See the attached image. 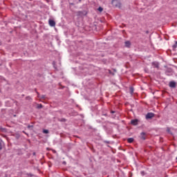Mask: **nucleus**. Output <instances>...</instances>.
I'll use <instances>...</instances> for the list:
<instances>
[{"label": "nucleus", "instance_id": "f257e3e1", "mask_svg": "<svg viewBox=\"0 0 177 177\" xmlns=\"http://www.w3.org/2000/svg\"><path fill=\"white\" fill-rule=\"evenodd\" d=\"M112 5H113V6H115L116 8H121V3H120L117 0H113Z\"/></svg>", "mask_w": 177, "mask_h": 177}, {"label": "nucleus", "instance_id": "f03ea898", "mask_svg": "<svg viewBox=\"0 0 177 177\" xmlns=\"http://www.w3.org/2000/svg\"><path fill=\"white\" fill-rule=\"evenodd\" d=\"M153 117H154V113H148L146 115V119L147 120H150V118H153Z\"/></svg>", "mask_w": 177, "mask_h": 177}, {"label": "nucleus", "instance_id": "7ed1b4c3", "mask_svg": "<svg viewBox=\"0 0 177 177\" xmlns=\"http://www.w3.org/2000/svg\"><path fill=\"white\" fill-rule=\"evenodd\" d=\"M48 24H49V26H50V27H55V26H56V22H55V21L52 19H50L48 21Z\"/></svg>", "mask_w": 177, "mask_h": 177}, {"label": "nucleus", "instance_id": "20e7f679", "mask_svg": "<svg viewBox=\"0 0 177 177\" xmlns=\"http://www.w3.org/2000/svg\"><path fill=\"white\" fill-rule=\"evenodd\" d=\"M170 88H176V83L175 82H170L169 84Z\"/></svg>", "mask_w": 177, "mask_h": 177}, {"label": "nucleus", "instance_id": "39448f33", "mask_svg": "<svg viewBox=\"0 0 177 177\" xmlns=\"http://www.w3.org/2000/svg\"><path fill=\"white\" fill-rule=\"evenodd\" d=\"M152 66L154 68H158L159 67L158 62H152Z\"/></svg>", "mask_w": 177, "mask_h": 177}, {"label": "nucleus", "instance_id": "423d86ee", "mask_svg": "<svg viewBox=\"0 0 177 177\" xmlns=\"http://www.w3.org/2000/svg\"><path fill=\"white\" fill-rule=\"evenodd\" d=\"M131 124L132 125H138V119L132 120Z\"/></svg>", "mask_w": 177, "mask_h": 177}, {"label": "nucleus", "instance_id": "0eeeda50", "mask_svg": "<svg viewBox=\"0 0 177 177\" xmlns=\"http://www.w3.org/2000/svg\"><path fill=\"white\" fill-rule=\"evenodd\" d=\"M125 46L127 48H129V46H131V41H125Z\"/></svg>", "mask_w": 177, "mask_h": 177}, {"label": "nucleus", "instance_id": "6e6552de", "mask_svg": "<svg viewBox=\"0 0 177 177\" xmlns=\"http://www.w3.org/2000/svg\"><path fill=\"white\" fill-rule=\"evenodd\" d=\"M145 135H146V133L145 132H142L141 133V138L145 140V139H146L145 138Z\"/></svg>", "mask_w": 177, "mask_h": 177}, {"label": "nucleus", "instance_id": "1a4fd4ad", "mask_svg": "<svg viewBox=\"0 0 177 177\" xmlns=\"http://www.w3.org/2000/svg\"><path fill=\"white\" fill-rule=\"evenodd\" d=\"M127 142L128 143H132V142H133V138H128Z\"/></svg>", "mask_w": 177, "mask_h": 177}, {"label": "nucleus", "instance_id": "9d476101", "mask_svg": "<svg viewBox=\"0 0 177 177\" xmlns=\"http://www.w3.org/2000/svg\"><path fill=\"white\" fill-rule=\"evenodd\" d=\"M97 10H98L99 12H103V8L99 7L98 9H97Z\"/></svg>", "mask_w": 177, "mask_h": 177}, {"label": "nucleus", "instance_id": "9b49d317", "mask_svg": "<svg viewBox=\"0 0 177 177\" xmlns=\"http://www.w3.org/2000/svg\"><path fill=\"white\" fill-rule=\"evenodd\" d=\"M44 133H49V130L44 129L43 130Z\"/></svg>", "mask_w": 177, "mask_h": 177}, {"label": "nucleus", "instance_id": "f8f14e48", "mask_svg": "<svg viewBox=\"0 0 177 177\" xmlns=\"http://www.w3.org/2000/svg\"><path fill=\"white\" fill-rule=\"evenodd\" d=\"M131 93H133V88H131Z\"/></svg>", "mask_w": 177, "mask_h": 177}, {"label": "nucleus", "instance_id": "ddd939ff", "mask_svg": "<svg viewBox=\"0 0 177 177\" xmlns=\"http://www.w3.org/2000/svg\"><path fill=\"white\" fill-rule=\"evenodd\" d=\"M41 99H45V95H42V96L41 97Z\"/></svg>", "mask_w": 177, "mask_h": 177}, {"label": "nucleus", "instance_id": "4468645a", "mask_svg": "<svg viewBox=\"0 0 177 177\" xmlns=\"http://www.w3.org/2000/svg\"><path fill=\"white\" fill-rule=\"evenodd\" d=\"M167 132H169H169H170V129H169V128H167Z\"/></svg>", "mask_w": 177, "mask_h": 177}, {"label": "nucleus", "instance_id": "2eb2a0df", "mask_svg": "<svg viewBox=\"0 0 177 177\" xmlns=\"http://www.w3.org/2000/svg\"><path fill=\"white\" fill-rule=\"evenodd\" d=\"M109 74H112L113 75H114V73H112L111 71H109Z\"/></svg>", "mask_w": 177, "mask_h": 177}, {"label": "nucleus", "instance_id": "dca6fc26", "mask_svg": "<svg viewBox=\"0 0 177 177\" xmlns=\"http://www.w3.org/2000/svg\"><path fill=\"white\" fill-rule=\"evenodd\" d=\"M0 150H2V145L0 144Z\"/></svg>", "mask_w": 177, "mask_h": 177}, {"label": "nucleus", "instance_id": "f3484780", "mask_svg": "<svg viewBox=\"0 0 177 177\" xmlns=\"http://www.w3.org/2000/svg\"><path fill=\"white\" fill-rule=\"evenodd\" d=\"M41 107H42V105H41V104H40V105L39 106V109H41Z\"/></svg>", "mask_w": 177, "mask_h": 177}, {"label": "nucleus", "instance_id": "a211bd4d", "mask_svg": "<svg viewBox=\"0 0 177 177\" xmlns=\"http://www.w3.org/2000/svg\"><path fill=\"white\" fill-rule=\"evenodd\" d=\"M37 95H37L38 97H39V93L38 92H37Z\"/></svg>", "mask_w": 177, "mask_h": 177}, {"label": "nucleus", "instance_id": "6ab92c4d", "mask_svg": "<svg viewBox=\"0 0 177 177\" xmlns=\"http://www.w3.org/2000/svg\"><path fill=\"white\" fill-rule=\"evenodd\" d=\"M32 126H28V128H31Z\"/></svg>", "mask_w": 177, "mask_h": 177}, {"label": "nucleus", "instance_id": "aec40b11", "mask_svg": "<svg viewBox=\"0 0 177 177\" xmlns=\"http://www.w3.org/2000/svg\"><path fill=\"white\" fill-rule=\"evenodd\" d=\"M114 71L115 72V71H117L115 69H114Z\"/></svg>", "mask_w": 177, "mask_h": 177}]
</instances>
